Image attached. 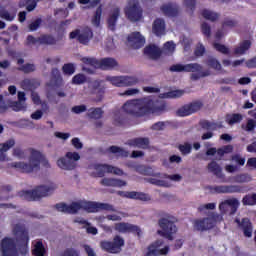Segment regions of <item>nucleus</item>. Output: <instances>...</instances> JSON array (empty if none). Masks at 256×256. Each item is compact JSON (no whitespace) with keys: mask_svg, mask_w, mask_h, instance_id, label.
<instances>
[{"mask_svg":"<svg viewBox=\"0 0 256 256\" xmlns=\"http://www.w3.org/2000/svg\"><path fill=\"white\" fill-rule=\"evenodd\" d=\"M57 211L61 213H69L75 215L79 211H86V213H99V211H108L109 213H117L115 206L109 203L93 202L87 200H79L70 204L60 203L56 204Z\"/></svg>","mask_w":256,"mask_h":256,"instance_id":"obj_1","label":"nucleus"},{"mask_svg":"<svg viewBox=\"0 0 256 256\" xmlns=\"http://www.w3.org/2000/svg\"><path fill=\"white\" fill-rule=\"evenodd\" d=\"M41 163L47 169L51 168L49 160L40 151L31 150L28 162H12L8 164L10 169H16L21 173H37L41 169Z\"/></svg>","mask_w":256,"mask_h":256,"instance_id":"obj_2","label":"nucleus"},{"mask_svg":"<svg viewBox=\"0 0 256 256\" xmlns=\"http://www.w3.org/2000/svg\"><path fill=\"white\" fill-rule=\"evenodd\" d=\"M57 189V184L50 182L45 185L38 186L34 190H23L19 192V197L24 201H37V199H43L50 193H53Z\"/></svg>","mask_w":256,"mask_h":256,"instance_id":"obj_3","label":"nucleus"},{"mask_svg":"<svg viewBox=\"0 0 256 256\" xmlns=\"http://www.w3.org/2000/svg\"><path fill=\"white\" fill-rule=\"evenodd\" d=\"M148 105L147 98L130 100L123 105V109L125 113H128V115H134V117H143V115H147Z\"/></svg>","mask_w":256,"mask_h":256,"instance_id":"obj_4","label":"nucleus"},{"mask_svg":"<svg viewBox=\"0 0 256 256\" xmlns=\"http://www.w3.org/2000/svg\"><path fill=\"white\" fill-rule=\"evenodd\" d=\"M88 173L90 177H105V173H113L114 175H123V170L115 166L107 164L93 163L88 166Z\"/></svg>","mask_w":256,"mask_h":256,"instance_id":"obj_5","label":"nucleus"},{"mask_svg":"<svg viewBox=\"0 0 256 256\" xmlns=\"http://www.w3.org/2000/svg\"><path fill=\"white\" fill-rule=\"evenodd\" d=\"M13 235L16 237L17 243L20 246V253L21 255H28L29 254V247L27 243H29V233L25 229V226L21 224H16L13 227Z\"/></svg>","mask_w":256,"mask_h":256,"instance_id":"obj_6","label":"nucleus"},{"mask_svg":"<svg viewBox=\"0 0 256 256\" xmlns=\"http://www.w3.org/2000/svg\"><path fill=\"white\" fill-rule=\"evenodd\" d=\"M81 159L78 152H67L64 157L57 160V166L63 171H73L77 168V161Z\"/></svg>","mask_w":256,"mask_h":256,"instance_id":"obj_7","label":"nucleus"},{"mask_svg":"<svg viewBox=\"0 0 256 256\" xmlns=\"http://www.w3.org/2000/svg\"><path fill=\"white\" fill-rule=\"evenodd\" d=\"M125 15L129 21L133 23L141 21L143 17V9L139 5V0H129L128 5L125 8Z\"/></svg>","mask_w":256,"mask_h":256,"instance_id":"obj_8","label":"nucleus"},{"mask_svg":"<svg viewBox=\"0 0 256 256\" xmlns=\"http://www.w3.org/2000/svg\"><path fill=\"white\" fill-rule=\"evenodd\" d=\"M106 81H109L114 87H133L139 83V79L135 76H107Z\"/></svg>","mask_w":256,"mask_h":256,"instance_id":"obj_9","label":"nucleus"},{"mask_svg":"<svg viewBox=\"0 0 256 256\" xmlns=\"http://www.w3.org/2000/svg\"><path fill=\"white\" fill-rule=\"evenodd\" d=\"M159 225L162 230H158V235L169 239V241H173V234L177 233V226H175V223L167 218H162L159 220Z\"/></svg>","mask_w":256,"mask_h":256,"instance_id":"obj_10","label":"nucleus"},{"mask_svg":"<svg viewBox=\"0 0 256 256\" xmlns=\"http://www.w3.org/2000/svg\"><path fill=\"white\" fill-rule=\"evenodd\" d=\"M186 73H192L190 79L192 81H198V79H203V77H209L211 71L203 70V66L199 63L186 64Z\"/></svg>","mask_w":256,"mask_h":256,"instance_id":"obj_11","label":"nucleus"},{"mask_svg":"<svg viewBox=\"0 0 256 256\" xmlns=\"http://www.w3.org/2000/svg\"><path fill=\"white\" fill-rule=\"evenodd\" d=\"M201 109H203V102L196 100L180 107L176 114L178 117H189V115H193V113H197V111H201Z\"/></svg>","mask_w":256,"mask_h":256,"instance_id":"obj_12","label":"nucleus"},{"mask_svg":"<svg viewBox=\"0 0 256 256\" xmlns=\"http://www.w3.org/2000/svg\"><path fill=\"white\" fill-rule=\"evenodd\" d=\"M70 39H78L82 45H89V41L93 39V31L88 27L82 30H74L70 33Z\"/></svg>","mask_w":256,"mask_h":256,"instance_id":"obj_13","label":"nucleus"},{"mask_svg":"<svg viewBox=\"0 0 256 256\" xmlns=\"http://www.w3.org/2000/svg\"><path fill=\"white\" fill-rule=\"evenodd\" d=\"M1 252L3 256H19L17 244L12 238H4L1 241Z\"/></svg>","mask_w":256,"mask_h":256,"instance_id":"obj_14","label":"nucleus"},{"mask_svg":"<svg viewBox=\"0 0 256 256\" xmlns=\"http://www.w3.org/2000/svg\"><path fill=\"white\" fill-rule=\"evenodd\" d=\"M210 191L219 195L241 193L242 189L239 185H216L210 187Z\"/></svg>","mask_w":256,"mask_h":256,"instance_id":"obj_15","label":"nucleus"},{"mask_svg":"<svg viewBox=\"0 0 256 256\" xmlns=\"http://www.w3.org/2000/svg\"><path fill=\"white\" fill-rule=\"evenodd\" d=\"M239 200L237 198H232L228 200H224L219 204V210L222 213V215H225V213H229V209L231 210V213H237V209H239Z\"/></svg>","mask_w":256,"mask_h":256,"instance_id":"obj_16","label":"nucleus"},{"mask_svg":"<svg viewBox=\"0 0 256 256\" xmlns=\"http://www.w3.org/2000/svg\"><path fill=\"white\" fill-rule=\"evenodd\" d=\"M163 246V240H157L152 243L148 248V253L145 256H161L167 255L169 253V246H166L163 249H159V247Z\"/></svg>","mask_w":256,"mask_h":256,"instance_id":"obj_17","label":"nucleus"},{"mask_svg":"<svg viewBox=\"0 0 256 256\" xmlns=\"http://www.w3.org/2000/svg\"><path fill=\"white\" fill-rule=\"evenodd\" d=\"M146 101L148 102L147 107V114L152 113L153 115H161L162 113H165L166 106L165 102L156 101L146 98Z\"/></svg>","mask_w":256,"mask_h":256,"instance_id":"obj_18","label":"nucleus"},{"mask_svg":"<svg viewBox=\"0 0 256 256\" xmlns=\"http://www.w3.org/2000/svg\"><path fill=\"white\" fill-rule=\"evenodd\" d=\"M193 227L195 231H209V229H213L214 222L210 217L200 218L193 221Z\"/></svg>","mask_w":256,"mask_h":256,"instance_id":"obj_19","label":"nucleus"},{"mask_svg":"<svg viewBox=\"0 0 256 256\" xmlns=\"http://www.w3.org/2000/svg\"><path fill=\"white\" fill-rule=\"evenodd\" d=\"M114 229L119 233H137L138 237H141V228L133 224L125 222L116 223Z\"/></svg>","mask_w":256,"mask_h":256,"instance_id":"obj_20","label":"nucleus"},{"mask_svg":"<svg viewBox=\"0 0 256 256\" xmlns=\"http://www.w3.org/2000/svg\"><path fill=\"white\" fill-rule=\"evenodd\" d=\"M128 45L134 49H139L145 45V37L139 32H133L127 38Z\"/></svg>","mask_w":256,"mask_h":256,"instance_id":"obj_21","label":"nucleus"},{"mask_svg":"<svg viewBox=\"0 0 256 256\" xmlns=\"http://www.w3.org/2000/svg\"><path fill=\"white\" fill-rule=\"evenodd\" d=\"M160 11L166 17H177V15H179V11H181V9L179 8V5H177L175 3H166L160 7Z\"/></svg>","mask_w":256,"mask_h":256,"instance_id":"obj_22","label":"nucleus"},{"mask_svg":"<svg viewBox=\"0 0 256 256\" xmlns=\"http://www.w3.org/2000/svg\"><path fill=\"white\" fill-rule=\"evenodd\" d=\"M119 17H121V9L118 7L113 8L110 11L107 19V25L110 31H115V27H117V21Z\"/></svg>","mask_w":256,"mask_h":256,"instance_id":"obj_23","label":"nucleus"},{"mask_svg":"<svg viewBox=\"0 0 256 256\" xmlns=\"http://www.w3.org/2000/svg\"><path fill=\"white\" fill-rule=\"evenodd\" d=\"M129 147H136L137 149H147L149 147V138H132L127 141Z\"/></svg>","mask_w":256,"mask_h":256,"instance_id":"obj_24","label":"nucleus"},{"mask_svg":"<svg viewBox=\"0 0 256 256\" xmlns=\"http://www.w3.org/2000/svg\"><path fill=\"white\" fill-rule=\"evenodd\" d=\"M12 147H15V139H13V138L0 144V161H9V158L7 157V154H5V153H7V151H9V149H12Z\"/></svg>","mask_w":256,"mask_h":256,"instance_id":"obj_25","label":"nucleus"},{"mask_svg":"<svg viewBox=\"0 0 256 256\" xmlns=\"http://www.w3.org/2000/svg\"><path fill=\"white\" fill-rule=\"evenodd\" d=\"M236 223H238L240 229H242L245 237H251L253 235V224H251V220L248 218H243L242 221L236 219Z\"/></svg>","mask_w":256,"mask_h":256,"instance_id":"obj_26","label":"nucleus"},{"mask_svg":"<svg viewBox=\"0 0 256 256\" xmlns=\"http://www.w3.org/2000/svg\"><path fill=\"white\" fill-rule=\"evenodd\" d=\"M100 185L103 187H125L127 182L116 178H103L100 180Z\"/></svg>","mask_w":256,"mask_h":256,"instance_id":"obj_27","label":"nucleus"},{"mask_svg":"<svg viewBox=\"0 0 256 256\" xmlns=\"http://www.w3.org/2000/svg\"><path fill=\"white\" fill-rule=\"evenodd\" d=\"M119 195L127 197V199H138L139 201H151V196L142 192H119Z\"/></svg>","mask_w":256,"mask_h":256,"instance_id":"obj_28","label":"nucleus"},{"mask_svg":"<svg viewBox=\"0 0 256 256\" xmlns=\"http://www.w3.org/2000/svg\"><path fill=\"white\" fill-rule=\"evenodd\" d=\"M25 63V59L20 58L17 60V64L20 65L18 67V71H22V73L29 74V73H35L37 71V66L33 63Z\"/></svg>","mask_w":256,"mask_h":256,"instance_id":"obj_29","label":"nucleus"},{"mask_svg":"<svg viewBox=\"0 0 256 256\" xmlns=\"http://www.w3.org/2000/svg\"><path fill=\"white\" fill-rule=\"evenodd\" d=\"M152 31L154 35L157 37H161V35H165V20L162 18H157L153 22Z\"/></svg>","mask_w":256,"mask_h":256,"instance_id":"obj_30","label":"nucleus"},{"mask_svg":"<svg viewBox=\"0 0 256 256\" xmlns=\"http://www.w3.org/2000/svg\"><path fill=\"white\" fill-rule=\"evenodd\" d=\"M98 65L101 67V69L111 70L117 69V67H119V62H117L115 58H103L98 62Z\"/></svg>","mask_w":256,"mask_h":256,"instance_id":"obj_31","label":"nucleus"},{"mask_svg":"<svg viewBox=\"0 0 256 256\" xmlns=\"http://www.w3.org/2000/svg\"><path fill=\"white\" fill-rule=\"evenodd\" d=\"M251 40H244L234 48V55H245L251 49Z\"/></svg>","mask_w":256,"mask_h":256,"instance_id":"obj_32","label":"nucleus"},{"mask_svg":"<svg viewBox=\"0 0 256 256\" xmlns=\"http://www.w3.org/2000/svg\"><path fill=\"white\" fill-rule=\"evenodd\" d=\"M208 171L209 173H213L218 179H225V174H223L221 166H219L215 161L208 164Z\"/></svg>","mask_w":256,"mask_h":256,"instance_id":"obj_33","label":"nucleus"},{"mask_svg":"<svg viewBox=\"0 0 256 256\" xmlns=\"http://www.w3.org/2000/svg\"><path fill=\"white\" fill-rule=\"evenodd\" d=\"M145 55L150 59H159L161 57V49L155 45H149L144 49Z\"/></svg>","mask_w":256,"mask_h":256,"instance_id":"obj_34","label":"nucleus"},{"mask_svg":"<svg viewBox=\"0 0 256 256\" xmlns=\"http://www.w3.org/2000/svg\"><path fill=\"white\" fill-rule=\"evenodd\" d=\"M0 17L5 21H14L15 17H17V9L13 8L11 11L0 7Z\"/></svg>","mask_w":256,"mask_h":256,"instance_id":"obj_35","label":"nucleus"},{"mask_svg":"<svg viewBox=\"0 0 256 256\" xmlns=\"http://www.w3.org/2000/svg\"><path fill=\"white\" fill-rule=\"evenodd\" d=\"M32 254L34 256H47V250L45 249V246L41 240L34 243Z\"/></svg>","mask_w":256,"mask_h":256,"instance_id":"obj_36","label":"nucleus"},{"mask_svg":"<svg viewBox=\"0 0 256 256\" xmlns=\"http://www.w3.org/2000/svg\"><path fill=\"white\" fill-rule=\"evenodd\" d=\"M40 0H20L19 7L23 8L26 7V10L28 13H31V11H35L37 7V3H39Z\"/></svg>","mask_w":256,"mask_h":256,"instance_id":"obj_37","label":"nucleus"},{"mask_svg":"<svg viewBox=\"0 0 256 256\" xmlns=\"http://www.w3.org/2000/svg\"><path fill=\"white\" fill-rule=\"evenodd\" d=\"M111 243L114 249V253H121V247L125 245V240L121 236L117 235L114 237Z\"/></svg>","mask_w":256,"mask_h":256,"instance_id":"obj_38","label":"nucleus"},{"mask_svg":"<svg viewBox=\"0 0 256 256\" xmlns=\"http://www.w3.org/2000/svg\"><path fill=\"white\" fill-rule=\"evenodd\" d=\"M232 183H250L253 181V177L249 174H237L231 178Z\"/></svg>","mask_w":256,"mask_h":256,"instance_id":"obj_39","label":"nucleus"},{"mask_svg":"<svg viewBox=\"0 0 256 256\" xmlns=\"http://www.w3.org/2000/svg\"><path fill=\"white\" fill-rule=\"evenodd\" d=\"M88 119H101L103 117V109L101 108H90L86 113Z\"/></svg>","mask_w":256,"mask_h":256,"instance_id":"obj_40","label":"nucleus"},{"mask_svg":"<svg viewBox=\"0 0 256 256\" xmlns=\"http://www.w3.org/2000/svg\"><path fill=\"white\" fill-rule=\"evenodd\" d=\"M205 63L208 67H211V69H215V71H221L222 69L221 62H219L217 58L208 57Z\"/></svg>","mask_w":256,"mask_h":256,"instance_id":"obj_41","label":"nucleus"},{"mask_svg":"<svg viewBox=\"0 0 256 256\" xmlns=\"http://www.w3.org/2000/svg\"><path fill=\"white\" fill-rule=\"evenodd\" d=\"M21 87L24 91H33V89H36L37 83L33 79H24L21 82Z\"/></svg>","mask_w":256,"mask_h":256,"instance_id":"obj_42","label":"nucleus"},{"mask_svg":"<svg viewBox=\"0 0 256 256\" xmlns=\"http://www.w3.org/2000/svg\"><path fill=\"white\" fill-rule=\"evenodd\" d=\"M226 121L229 125H235L236 123H241L243 121L242 114H228L226 116Z\"/></svg>","mask_w":256,"mask_h":256,"instance_id":"obj_43","label":"nucleus"},{"mask_svg":"<svg viewBox=\"0 0 256 256\" xmlns=\"http://www.w3.org/2000/svg\"><path fill=\"white\" fill-rule=\"evenodd\" d=\"M40 45H55L57 40L51 35H42L38 38Z\"/></svg>","mask_w":256,"mask_h":256,"instance_id":"obj_44","label":"nucleus"},{"mask_svg":"<svg viewBox=\"0 0 256 256\" xmlns=\"http://www.w3.org/2000/svg\"><path fill=\"white\" fill-rule=\"evenodd\" d=\"M103 48L105 49V51H115V49H117V44L112 37H108L103 43Z\"/></svg>","mask_w":256,"mask_h":256,"instance_id":"obj_45","label":"nucleus"},{"mask_svg":"<svg viewBox=\"0 0 256 256\" xmlns=\"http://www.w3.org/2000/svg\"><path fill=\"white\" fill-rule=\"evenodd\" d=\"M8 107H10L12 111H25L27 109V104L24 102L14 101L10 102Z\"/></svg>","mask_w":256,"mask_h":256,"instance_id":"obj_46","label":"nucleus"},{"mask_svg":"<svg viewBox=\"0 0 256 256\" xmlns=\"http://www.w3.org/2000/svg\"><path fill=\"white\" fill-rule=\"evenodd\" d=\"M101 15H103V7L100 5L94 14V17L92 18V24L94 27H99L101 24Z\"/></svg>","mask_w":256,"mask_h":256,"instance_id":"obj_47","label":"nucleus"},{"mask_svg":"<svg viewBox=\"0 0 256 256\" xmlns=\"http://www.w3.org/2000/svg\"><path fill=\"white\" fill-rule=\"evenodd\" d=\"M202 17H204V19H207L208 21H217V19H219V14L216 12H213L211 10H203L202 11Z\"/></svg>","mask_w":256,"mask_h":256,"instance_id":"obj_48","label":"nucleus"},{"mask_svg":"<svg viewBox=\"0 0 256 256\" xmlns=\"http://www.w3.org/2000/svg\"><path fill=\"white\" fill-rule=\"evenodd\" d=\"M110 151H111V153H114L118 157H129V151H127L123 148H119L117 146L110 147Z\"/></svg>","mask_w":256,"mask_h":256,"instance_id":"obj_49","label":"nucleus"},{"mask_svg":"<svg viewBox=\"0 0 256 256\" xmlns=\"http://www.w3.org/2000/svg\"><path fill=\"white\" fill-rule=\"evenodd\" d=\"M255 128L256 120L251 118L247 120L246 125H242V129H244V131H247L248 133H253V131H255Z\"/></svg>","mask_w":256,"mask_h":256,"instance_id":"obj_50","label":"nucleus"},{"mask_svg":"<svg viewBox=\"0 0 256 256\" xmlns=\"http://www.w3.org/2000/svg\"><path fill=\"white\" fill-rule=\"evenodd\" d=\"M86 82H87V77L85 76V74H76L72 78L73 85H83V83H86Z\"/></svg>","mask_w":256,"mask_h":256,"instance_id":"obj_51","label":"nucleus"},{"mask_svg":"<svg viewBox=\"0 0 256 256\" xmlns=\"http://www.w3.org/2000/svg\"><path fill=\"white\" fill-rule=\"evenodd\" d=\"M100 247L103 249V251H107V253H115V250L113 248V244L111 241H101L100 242Z\"/></svg>","mask_w":256,"mask_h":256,"instance_id":"obj_52","label":"nucleus"},{"mask_svg":"<svg viewBox=\"0 0 256 256\" xmlns=\"http://www.w3.org/2000/svg\"><path fill=\"white\" fill-rule=\"evenodd\" d=\"M213 47L216 49V51L222 53L223 55H229L231 53V50H229V48L223 44L214 43Z\"/></svg>","mask_w":256,"mask_h":256,"instance_id":"obj_53","label":"nucleus"},{"mask_svg":"<svg viewBox=\"0 0 256 256\" xmlns=\"http://www.w3.org/2000/svg\"><path fill=\"white\" fill-rule=\"evenodd\" d=\"M164 53L167 55H173L175 52V43L173 41L166 42L163 48Z\"/></svg>","mask_w":256,"mask_h":256,"instance_id":"obj_54","label":"nucleus"},{"mask_svg":"<svg viewBox=\"0 0 256 256\" xmlns=\"http://www.w3.org/2000/svg\"><path fill=\"white\" fill-rule=\"evenodd\" d=\"M187 64L186 65H183V64H175V65H172L170 67V71H172V73H187Z\"/></svg>","mask_w":256,"mask_h":256,"instance_id":"obj_55","label":"nucleus"},{"mask_svg":"<svg viewBox=\"0 0 256 256\" xmlns=\"http://www.w3.org/2000/svg\"><path fill=\"white\" fill-rule=\"evenodd\" d=\"M243 205H256V194L246 195L242 199Z\"/></svg>","mask_w":256,"mask_h":256,"instance_id":"obj_56","label":"nucleus"},{"mask_svg":"<svg viewBox=\"0 0 256 256\" xmlns=\"http://www.w3.org/2000/svg\"><path fill=\"white\" fill-rule=\"evenodd\" d=\"M41 23H43V19L41 18H37L34 21L30 22V24L28 25L29 31H37V29L41 27Z\"/></svg>","mask_w":256,"mask_h":256,"instance_id":"obj_57","label":"nucleus"},{"mask_svg":"<svg viewBox=\"0 0 256 256\" xmlns=\"http://www.w3.org/2000/svg\"><path fill=\"white\" fill-rule=\"evenodd\" d=\"M97 219L99 221H104V219H108V221H121V216L119 215V212L116 214H108L107 216H100Z\"/></svg>","mask_w":256,"mask_h":256,"instance_id":"obj_58","label":"nucleus"},{"mask_svg":"<svg viewBox=\"0 0 256 256\" xmlns=\"http://www.w3.org/2000/svg\"><path fill=\"white\" fill-rule=\"evenodd\" d=\"M81 61L84 65H90V67H97V65H99V61L95 58L83 57L81 58Z\"/></svg>","mask_w":256,"mask_h":256,"instance_id":"obj_59","label":"nucleus"},{"mask_svg":"<svg viewBox=\"0 0 256 256\" xmlns=\"http://www.w3.org/2000/svg\"><path fill=\"white\" fill-rule=\"evenodd\" d=\"M215 207H217V204L215 203H208V204H201L199 207H198V211L200 213H203L204 211H213V209H215Z\"/></svg>","mask_w":256,"mask_h":256,"instance_id":"obj_60","label":"nucleus"},{"mask_svg":"<svg viewBox=\"0 0 256 256\" xmlns=\"http://www.w3.org/2000/svg\"><path fill=\"white\" fill-rule=\"evenodd\" d=\"M87 111V106L82 104V105H77L71 108V112L75 113V115H81V113H85Z\"/></svg>","mask_w":256,"mask_h":256,"instance_id":"obj_61","label":"nucleus"},{"mask_svg":"<svg viewBox=\"0 0 256 256\" xmlns=\"http://www.w3.org/2000/svg\"><path fill=\"white\" fill-rule=\"evenodd\" d=\"M232 163H236V165H240L243 167L245 165V158L241 157V155L236 154L231 157Z\"/></svg>","mask_w":256,"mask_h":256,"instance_id":"obj_62","label":"nucleus"},{"mask_svg":"<svg viewBox=\"0 0 256 256\" xmlns=\"http://www.w3.org/2000/svg\"><path fill=\"white\" fill-rule=\"evenodd\" d=\"M62 70L65 75H73V73H75V66H73V64H65Z\"/></svg>","mask_w":256,"mask_h":256,"instance_id":"obj_63","label":"nucleus"},{"mask_svg":"<svg viewBox=\"0 0 256 256\" xmlns=\"http://www.w3.org/2000/svg\"><path fill=\"white\" fill-rule=\"evenodd\" d=\"M60 256H79V251L74 248H67Z\"/></svg>","mask_w":256,"mask_h":256,"instance_id":"obj_64","label":"nucleus"}]
</instances>
